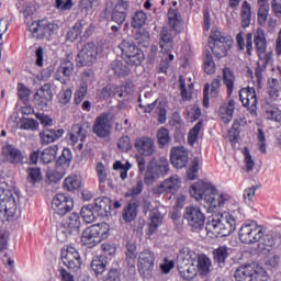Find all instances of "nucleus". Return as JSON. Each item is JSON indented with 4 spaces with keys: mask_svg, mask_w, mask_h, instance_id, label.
I'll return each mask as SVG.
<instances>
[{
    "mask_svg": "<svg viewBox=\"0 0 281 281\" xmlns=\"http://www.w3.org/2000/svg\"><path fill=\"white\" fill-rule=\"evenodd\" d=\"M236 281H267V271L265 268L252 263L238 267L234 272Z\"/></svg>",
    "mask_w": 281,
    "mask_h": 281,
    "instance_id": "423d86ee",
    "label": "nucleus"
},
{
    "mask_svg": "<svg viewBox=\"0 0 281 281\" xmlns=\"http://www.w3.org/2000/svg\"><path fill=\"white\" fill-rule=\"evenodd\" d=\"M88 91L89 86H87V83H80L79 88L75 92V104H81L85 98H87Z\"/></svg>",
    "mask_w": 281,
    "mask_h": 281,
    "instance_id": "680f3d73",
    "label": "nucleus"
},
{
    "mask_svg": "<svg viewBox=\"0 0 281 281\" xmlns=\"http://www.w3.org/2000/svg\"><path fill=\"white\" fill-rule=\"evenodd\" d=\"M156 137L159 148H166V146L172 142V137H170V131H168L166 127H160L157 131Z\"/></svg>",
    "mask_w": 281,
    "mask_h": 281,
    "instance_id": "a19ab883",
    "label": "nucleus"
},
{
    "mask_svg": "<svg viewBox=\"0 0 281 281\" xmlns=\"http://www.w3.org/2000/svg\"><path fill=\"white\" fill-rule=\"evenodd\" d=\"M240 25L241 27H249L251 25V4L248 1L241 3L240 9Z\"/></svg>",
    "mask_w": 281,
    "mask_h": 281,
    "instance_id": "e433bc0d",
    "label": "nucleus"
},
{
    "mask_svg": "<svg viewBox=\"0 0 281 281\" xmlns=\"http://www.w3.org/2000/svg\"><path fill=\"white\" fill-rule=\"evenodd\" d=\"M27 172V181L32 183V186H36V183H41L43 181V175L41 173V168H29Z\"/></svg>",
    "mask_w": 281,
    "mask_h": 281,
    "instance_id": "5fc2aeb1",
    "label": "nucleus"
},
{
    "mask_svg": "<svg viewBox=\"0 0 281 281\" xmlns=\"http://www.w3.org/2000/svg\"><path fill=\"white\" fill-rule=\"evenodd\" d=\"M71 76H74V63L67 60L60 65L55 78L61 82V85H67V82L71 80Z\"/></svg>",
    "mask_w": 281,
    "mask_h": 281,
    "instance_id": "cd10ccee",
    "label": "nucleus"
},
{
    "mask_svg": "<svg viewBox=\"0 0 281 281\" xmlns=\"http://www.w3.org/2000/svg\"><path fill=\"white\" fill-rule=\"evenodd\" d=\"M238 235L245 245H255V243H260L265 233L262 226L258 225L256 221L248 220L240 226Z\"/></svg>",
    "mask_w": 281,
    "mask_h": 281,
    "instance_id": "0eeeda50",
    "label": "nucleus"
},
{
    "mask_svg": "<svg viewBox=\"0 0 281 281\" xmlns=\"http://www.w3.org/2000/svg\"><path fill=\"white\" fill-rule=\"evenodd\" d=\"M111 199L106 196H101L94 200V212L101 217L109 216L111 214Z\"/></svg>",
    "mask_w": 281,
    "mask_h": 281,
    "instance_id": "c85d7f7f",
    "label": "nucleus"
},
{
    "mask_svg": "<svg viewBox=\"0 0 281 281\" xmlns=\"http://www.w3.org/2000/svg\"><path fill=\"white\" fill-rule=\"evenodd\" d=\"M146 21H148V15L144 11H136L132 18V26L135 30H139L146 25Z\"/></svg>",
    "mask_w": 281,
    "mask_h": 281,
    "instance_id": "3c124183",
    "label": "nucleus"
},
{
    "mask_svg": "<svg viewBox=\"0 0 281 281\" xmlns=\"http://www.w3.org/2000/svg\"><path fill=\"white\" fill-rule=\"evenodd\" d=\"M122 218L125 223H133V220L137 218V204L130 203L125 206L122 213Z\"/></svg>",
    "mask_w": 281,
    "mask_h": 281,
    "instance_id": "49530a36",
    "label": "nucleus"
},
{
    "mask_svg": "<svg viewBox=\"0 0 281 281\" xmlns=\"http://www.w3.org/2000/svg\"><path fill=\"white\" fill-rule=\"evenodd\" d=\"M232 45H234V42L229 40V37L225 36H210L209 37V47L216 56V58H223L227 56V52L232 49Z\"/></svg>",
    "mask_w": 281,
    "mask_h": 281,
    "instance_id": "9b49d317",
    "label": "nucleus"
},
{
    "mask_svg": "<svg viewBox=\"0 0 281 281\" xmlns=\"http://www.w3.org/2000/svg\"><path fill=\"white\" fill-rule=\"evenodd\" d=\"M130 168H132L131 162L122 164V161L117 160L113 164V170H120L122 181L127 179Z\"/></svg>",
    "mask_w": 281,
    "mask_h": 281,
    "instance_id": "13d9d810",
    "label": "nucleus"
},
{
    "mask_svg": "<svg viewBox=\"0 0 281 281\" xmlns=\"http://www.w3.org/2000/svg\"><path fill=\"white\" fill-rule=\"evenodd\" d=\"M134 148L143 157H153L155 155V140L148 136L136 138Z\"/></svg>",
    "mask_w": 281,
    "mask_h": 281,
    "instance_id": "4be33fe9",
    "label": "nucleus"
},
{
    "mask_svg": "<svg viewBox=\"0 0 281 281\" xmlns=\"http://www.w3.org/2000/svg\"><path fill=\"white\" fill-rule=\"evenodd\" d=\"M204 71L209 76H212V74L216 72V64L214 63V58L210 53L204 57Z\"/></svg>",
    "mask_w": 281,
    "mask_h": 281,
    "instance_id": "0e129e2a",
    "label": "nucleus"
},
{
    "mask_svg": "<svg viewBox=\"0 0 281 281\" xmlns=\"http://www.w3.org/2000/svg\"><path fill=\"white\" fill-rule=\"evenodd\" d=\"M210 87H211V98H218L221 93V77L212 80L211 85L206 83L203 89V106L207 109L210 106Z\"/></svg>",
    "mask_w": 281,
    "mask_h": 281,
    "instance_id": "393cba45",
    "label": "nucleus"
},
{
    "mask_svg": "<svg viewBox=\"0 0 281 281\" xmlns=\"http://www.w3.org/2000/svg\"><path fill=\"white\" fill-rule=\"evenodd\" d=\"M111 121H109V114L103 113L95 119L93 124V133L97 137H109L111 135Z\"/></svg>",
    "mask_w": 281,
    "mask_h": 281,
    "instance_id": "412c9836",
    "label": "nucleus"
},
{
    "mask_svg": "<svg viewBox=\"0 0 281 281\" xmlns=\"http://www.w3.org/2000/svg\"><path fill=\"white\" fill-rule=\"evenodd\" d=\"M72 159H74V154H71V149L64 148L61 151V155L57 160V164L59 166H66V168H68V166L71 165Z\"/></svg>",
    "mask_w": 281,
    "mask_h": 281,
    "instance_id": "4d7b16f0",
    "label": "nucleus"
},
{
    "mask_svg": "<svg viewBox=\"0 0 281 281\" xmlns=\"http://www.w3.org/2000/svg\"><path fill=\"white\" fill-rule=\"evenodd\" d=\"M144 192V180L142 177H136L134 180L132 188L127 191V196H139Z\"/></svg>",
    "mask_w": 281,
    "mask_h": 281,
    "instance_id": "603ef678",
    "label": "nucleus"
},
{
    "mask_svg": "<svg viewBox=\"0 0 281 281\" xmlns=\"http://www.w3.org/2000/svg\"><path fill=\"white\" fill-rule=\"evenodd\" d=\"M70 144L76 146L77 150H82L85 148V142H87L88 131L81 124H74L71 131L69 132Z\"/></svg>",
    "mask_w": 281,
    "mask_h": 281,
    "instance_id": "aec40b11",
    "label": "nucleus"
},
{
    "mask_svg": "<svg viewBox=\"0 0 281 281\" xmlns=\"http://www.w3.org/2000/svg\"><path fill=\"white\" fill-rule=\"evenodd\" d=\"M183 216L193 232H201L205 227V214L201 211V207L194 205L187 206Z\"/></svg>",
    "mask_w": 281,
    "mask_h": 281,
    "instance_id": "9d476101",
    "label": "nucleus"
},
{
    "mask_svg": "<svg viewBox=\"0 0 281 281\" xmlns=\"http://www.w3.org/2000/svg\"><path fill=\"white\" fill-rule=\"evenodd\" d=\"M2 157L8 164L13 166H21L23 164V153L13 145H7L2 148Z\"/></svg>",
    "mask_w": 281,
    "mask_h": 281,
    "instance_id": "b1692460",
    "label": "nucleus"
},
{
    "mask_svg": "<svg viewBox=\"0 0 281 281\" xmlns=\"http://www.w3.org/2000/svg\"><path fill=\"white\" fill-rule=\"evenodd\" d=\"M61 260L65 267H68L71 271H78L82 267L80 252L74 246L64 247L61 250Z\"/></svg>",
    "mask_w": 281,
    "mask_h": 281,
    "instance_id": "f3484780",
    "label": "nucleus"
},
{
    "mask_svg": "<svg viewBox=\"0 0 281 281\" xmlns=\"http://www.w3.org/2000/svg\"><path fill=\"white\" fill-rule=\"evenodd\" d=\"M65 135V130L59 128V130H54V128H44L40 133V139L41 144L43 146H48V144H54V142H58L60 137Z\"/></svg>",
    "mask_w": 281,
    "mask_h": 281,
    "instance_id": "a878e982",
    "label": "nucleus"
},
{
    "mask_svg": "<svg viewBox=\"0 0 281 281\" xmlns=\"http://www.w3.org/2000/svg\"><path fill=\"white\" fill-rule=\"evenodd\" d=\"M203 128V121H199L190 131L188 134V144L190 146H194L199 142V135L201 133V130Z\"/></svg>",
    "mask_w": 281,
    "mask_h": 281,
    "instance_id": "de8ad7c7",
    "label": "nucleus"
},
{
    "mask_svg": "<svg viewBox=\"0 0 281 281\" xmlns=\"http://www.w3.org/2000/svg\"><path fill=\"white\" fill-rule=\"evenodd\" d=\"M82 181L80 177L76 175H70L64 180V190L67 192H75V190H80Z\"/></svg>",
    "mask_w": 281,
    "mask_h": 281,
    "instance_id": "4c0bfd02",
    "label": "nucleus"
},
{
    "mask_svg": "<svg viewBox=\"0 0 281 281\" xmlns=\"http://www.w3.org/2000/svg\"><path fill=\"white\" fill-rule=\"evenodd\" d=\"M239 100L243 106H245L251 115H256L258 113V97L256 95L255 88H241L239 90Z\"/></svg>",
    "mask_w": 281,
    "mask_h": 281,
    "instance_id": "dca6fc26",
    "label": "nucleus"
},
{
    "mask_svg": "<svg viewBox=\"0 0 281 281\" xmlns=\"http://www.w3.org/2000/svg\"><path fill=\"white\" fill-rule=\"evenodd\" d=\"M85 27H87V20H78L72 29L67 33V36H82Z\"/></svg>",
    "mask_w": 281,
    "mask_h": 281,
    "instance_id": "6e6d98bb",
    "label": "nucleus"
},
{
    "mask_svg": "<svg viewBox=\"0 0 281 281\" xmlns=\"http://www.w3.org/2000/svg\"><path fill=\"white\" fill-rule=\"evenodd\" d=\"M81 216H82L85 223H93L95 221V218H98L99 215H98L93 204H89V205L82 206Z\"/></svg>",
    "mask_w": 281,
    "mask_h": 281,
    "instance_id": "a18cd8bd",
    "label": "nucleus"
},
{
    "mask_svg": "<svg viewBox=\"0 0 281 281\" xmlns=\"http://www.w3.org/2000/svg\"><path fill=\"white\" fill-rule=\"evenodd\" d=\"M52 209L57 216H65L74 210V200L65 193H57L53 198Z\"/></svg>",
    "mask_w": 281,
    "mask_h": 281,
    "instance_id": "2eb2a0df",
    "label": "nucleus"
},
{
    "mask_svg": "<svg viewBox=\"0 0 281 281\" xmlns=\"http://www.w3.org/2000/svg\"><path fill=\"white\" fill-rule=\"evenodd\" d=\"M106 238H109V224L101 223L86 228L81 235V243L89 249H93Z\"/></svg>",
    "mask_w": 281,
    "mask_h": 281,
    "instance_id": "20e7f679",
    "label": "nucleus"
},
{
    "mask_svg": "<svg viewBox=\"0 0 281 281\" xmlns=\"http://www.w3.org/2000/svg\"><path fill=\"white\" fill-rule=\"evenodd\" d=\"M109 261H106L105 255H100L93 257L91 261V269L94 271L95 276H102L104 271H106V265Z\"/></svg>",
    "mask_w": 281,
    "mask_h": 281,
    "instance_id": "473e14b6",
    "label": "nucleus"
},
{
    "mask_svg": "<svg viewBox=\"0 0 281 281\" xmlns=\"http://www.w3.org/2000/svg\"><path fill=\"white\" fill-rule=\"evenodd\" d=\"M266 120H269L270 122H281V110H279L276 106H270L266 111Z\"/></svg>",
    "mask_w": 281,
    "mask_h": 281,
    "instance_id": "e2e57ef3",
    "label": "nucleus"
},
{
    "mask_svg": "<svg viewBox=\"0 0 281 281\" xmlns=\"http://www.w3.org/2000/svg\"><path fill=\"white\" fill-rule=\"evenodd\" d=\"M120 49L125 54L126 56V63L127 65H132V67H139L142 63L146 59V56L144 55V52L135 45L130 40H124L120 45Z\"/></svg>",
    "mask_w": 281,
    "mask_h": 281,
    "instance_id": "1a4fd4ad",
    "label": "nucleus"
},
{
    "mask_svg": "<svg viewBox=\"0 0 281 281\" xmlns=\"http://www.w3.org/2000/svg\"><path fill=\"white\" fill-rule=\"evenodd\" d=\"M181 189V178L173 175L162 181L159 186L154 189L155 194H177Z\"/></svg>",
    "mask_w": 281,
    "mask_h": 281,
    "instance_id": "a211bd4d",
    "label": "nucleus"
},
{
    "mask_svg": "<svg viewBox=\"0 0 281 281\" xmlns=\"http://www.w3.org/2000/svg\"><path fill=\"white\" fill-rule=\"evenodd\" d=\"M53 98L54 94L52 93V89H49L47 86L38 89L34 95L35 103L37 104V106H40L42 111H45V109H47Z\"/></svg>",
    "mask_w": 281,
    "mask_h": 281,
    "instance_id": "bb28decb",
    "label": "nucleus"
},
{
    "mask_svg": "<svg viewBox=\"0 0 281 281\" xmlns=\"http://www.w3.org/2000/svg\"><path fill=\"white\" fill-rule=\"evenodd\" d=\"M269 19V4H263L258 7L257 11V23L261 27H265L267 25V21Z\"/></svg>",
    "mask_w": 281,
    "mask_h": 281,
    "instance_id": "864d4df0",
    "label": "nucleus"
},
{
    "mask_svg": "<svg viewBox=\"0 0 281 281\" xmlns=\"http://www.w3.org/2000/svg\"><path fill=\"white\" fill-rule=\"evenodd\" d=\"M20 128L22 131H38V123L34 119L23 117L20 121Z\"/></svg>",
    "mask_w": 281,
    "mask_h": 281,
    "instance_id": "bf43d9fd",
    "label": "nucleus"
},
{
    "mask_svg": "<svg viewBox=\"0 0 281 281\" xmlns=\"http://www.w3.org/2000/svg\"><path fill=\"white\" fill-rule=\"evenodd\" d=\"M130 5L131 3L126 0H117L112 10V21H114V23H117V25H122V23L126 21Z\"/></svg>",
    "mask_w": 281,
    "mask_h": 281,
    "instance_id": "5701e85b",
    "label": "nucleus"
},
{
    "mask_svg": "<svg viewBox=\"0 0 281 281\" xmlns=\"http://www.w3.org/2000/svg\"><path fill=\"white\" fill-rule=\"evenodd\" d=\"M212 267V260L205 256L200 255L196 260V271L200 276H207L210 273V268Z\"/></svg>",
    "mask_w": 281,
    "mask_h": 281,
    "instance_id": "c9c22d12",
    "label": "nucleus"
},
{
    "mask_svg": "<svg viewBox=\"0 0 281 281\" xmlns=\"http://www.w3.org/2000/svg\"><path fill=\"white\" fill-rule=\"evenodd\" d=\"M98 60V46L93 43H87L77 55L78 67H91Z\"/></svg>",
    "mask_w": 281,
    "mask_h": 281,
    "instance_id": "4468645a",
    "label": "nucleus"
},
{
    "mask_svg": "<svg viewBox=\"0 0 281 281\" xmlns=\"http://www.w3.org/2000/svg\"><path fill=\"white\" fill-rule=\"evenodd\" d=\"M159 45L162 54H168V52H171L172 47H175V42L170 36H162L159 41Z\"/></svg>",
    "mask_w": 281,
    "mask_h": 281,
    "instance_id": "338daca9",
    "label": "nucleus"
},
{
    "mask_svg": "<svg viewBox=\"0 0 281 281\" xmlns=\"http://www.w3.org/2000/svg\"><path fill=\"white\" fill-rule=\"evenodd\" d=\"M138 271L147 280L153 278V271H155V252L150 251V249H144L139 252Z\"/></svg>",
    "mask_w": 281,
    "mask_h": 281,
    "instance_id": "f8f14e48",
    "label": "nucleus"
},
{
    "mask_svg": "<svg viewBox=\"0 0 281 281\" xmlns=\"http://www.w3.org/2000/svg\"><path fill=\"white\" fill-rule=\"evenodd\" d=\"M112 90V95L115 98H126V95L133 94L134 85L132 81H127L124 86H110Z\"/></svg>",
    "mask_w": 281,
    "mask_h": 281,
    "instance_id": "2f4dec72",
    "label": "nucleus"
},
{
    "mask_svg": "<svg viewBox=\"0 0 281 281\" xmlns=\"http://www.w3.org/2000/svg\"><path fill=\"white\" fill-rule=\"evenodd\" d=\"M16 214V200L11 191L0 188V221L5 223Z\"/></svg>",
    "mask_w": 281,
    "mask_h": 281,
    "instance_id": "6e6552de",
    "label": "nucleus"
},
{
    "mask_svg": "<svg viewBox=\"0 0 281 281\" xmlns=\"http://www.w3.org/2000/svg\"><path fill=\"white\" fill-rule=\"evenodd\" d=\"M72 95H74V90H71V88L61 90L57 95L59 104H64V105L69 104L71 102Z\"/></svg>",
    "mask_w": 281,
    "mask_h": 281,
    "instance_id": "774afa93",
    "label": "nucleus"
},
{
    "mask_svg": "<svg viewBox=\"0 0 281 281\" xmlns=\"http://www.w3.org/2000/svg\"><path fill=\"white\" fill-rule=\"evenodd\" d=\"M164 223V215L158 210L150 211L149 234H155L159 225Z\"/></svg>",
    "mask_w": 281,
    "mask_h": 281,
    "instance_id": "79ce46f5",
    "label": "nucleus"
},
{
    "mask_svg": "<svg viewBox=\"0 0 281 281\" xmlns=\"http://www.w3.org/2000/svg\"><path fill=\"white\" fill-rule=\"evenodd\" d=\"M81 227L80 215L78 213H70L57 226L56 236L60 243H65L70 236H78Z\"/></svg>",
    "mask_w": 281,
    "mask_h": 281,
    "instance_id": "7ed1b4c3",
    "label": "nucleus"
},
{
    "mask_svg": "<svg viewBox=\"0 0 281 281\" xmlns=\"http://www.w3.org/2000/svg\"><path fill=\"white\" fill-rule=\"evenodd\" d=\"M255 45L260 60H263L265 64L269 63L271 53H267V38L265 36H256Z\"/></svg>",
    "mask_w": 281,
    "mask_h": 281,
    "instance_id": "c756f323",
    "label": "nucleus"
},
{
    "mask_svg": "<svg viewBox=\"0 0 281 281\" xmlns=\"http://www.w3.org/2000/svg\"><path fill=\"white\" fill-rule=\"evenodd\" d=\"M126 262L128 267H135V262L137 260V245L133 241H128L126 244Z\"/></svg>",
    "mask_w": 281,
    "mask_h": 281,
    "instance_id": "c03bdc74",
    "label": "nucleus"
},
{
    "mask_svg": "<svg viewBox=\"0 0 281 281\" xmlns=\"http://www.w3.org/2000/svg\"><path fill=\"white\" fill-rule=\"evenodd\" d=\"M227 258H229V248L227 246H220L213 251V260L218 267H225Z\"/></svg>",
    "mask_w": 281,
    "mask_h": 281,
    "instance_id": "f704fd0d",
    "label": "nucleus"
},
{
    "mask_svg": "<svg viewBox=\"0 0 281 281\" xmlns=\"http://www.w3.org/2000/svg\"><path fill=\"white\" fill-rule=\"evenodd\" d=\"M234 111H236V101L234 99H231L228 104L220 108V117L224 124H229L234 120Z\"/></svg>",
    "mask_w": 281,
    "mask_h": 281,
    "instance_id": "7c9ffc66",
    "label": "nucleus"
},
{
    "mask_svg": "<svg viewBox=\"0 0 281 281\" xmlns=\"http://www.w3.org/2000/svg\"><path fill=\"white\" fill-rule=\"evenodd\" d=\"M187 177L190 181H194L199 177V158H193L190 168L187 170Z\"/></svg>",
    "mask_w": 281,
    "mask_h": 281,
    "instance_id": "69168bd1",
    "label": "nucleus"
},
{
    "mask_svg": "<svg viewBox=\"0 0 281 281\" xmlns=\"http://www.w3.org/2000/svg\"><path fill=\"white\" fill-rule=\"evenodd\" d=\"M240 213L234 211L224 215H214L209 217L206 223V234L211 238H223L229 236L233 232H236V226L240 223Z\"/></svg>",
    "mask_w": 281,
    "mask_h": 281,
    "instance_id": "f03ea898",
    "label": "nucleus"
},
{
    "mask_svg": "<svg viewBox=\"0 0 281 281\" xmlns=\"http://www.w3.org/2000/svg\"><path fill=\"white\" fill-rule=\"evenodd\" d=\"M237 45L241 52L246 49V54L251 56V52L254 49V41L251 40V36H247L246 38L243 36H237Z\"/></svg>",
    "mask_w": 281,
    "mask_h": 281,
    "instance_id": "09e8293b",
    "label": "nucleus"
},
{
    "mask_svg": "<svg viewBox=\"0 0 281 281\" xmlns=\"http://www.w3.org/2000/svg\"><path fill=\"white\" fill-rule=\"evenodd\" d=\"M170 160L173 168H177L178 170L186 168V166H188V161H190L188 149L183 146L171 148Z\"/></svg>",
    "mask_w": 281,
    "mask_h": 281,
    "instance_id": "6ab92c4d",
    "label": "nucleus"
},
{
    "mask_svg": "<svg viewBox=\"0 0 281 281\" xmlns=\"http://www.w3.org/2000/svg\"><path fill=\"white\" fill-rule=\"evenodd\" d=\"M168 170H170L168 158H153L147 165V170L144 178L145 183L147 186H153L155 183V179H159V177H166V175H168Z\"/></svg>",
    "mask_w": 281,
    "mask_h": 281,
    "instance_id": "39448f33",
    "label": "nucleus"
},
{
    "mask_svg": "<svg viewBox=\"0 0 281 281\" xmlns=\"http://www.w3.org/2000/svg\"><path fill=\"white\" fill-rule=\"evenodd\" d=\"M179 273L183 280H194L199 273V270H196V266H194V263H188L179 268Z\"/></svg>",
    "mask_w": 281,
    "mask_h": 281,
    "instance_id": "ea45409f",
    "label": "nucleus"
},
{
    "mask_svg": "<svg viewBox=\"0 0 281 281\" xmlns=\"http://www.w3.org/2000/svg\"><path fill=\"white\" fill-rule=\"evenodd\" d=\"M56 155H58L57 145L49 146L42 151L40 161L43 164H52V161L56 159Z\"/></svg>",
    "mask_w": 281,
    "mask_h": 281,
    "instance_id": "37998d69",
    "label": "nucleus"
},
{
    "mask_svg": "<svg viewBox=\"0 0 281 281\" xmlns=\"http://www.w3.org/2000/svg\"><path fill=\"white\" fill-rule=\"evenodd\" d=\"M58 27V24L47 19H42L32 22L29 25V32H31V34H37V36H54V34H57Z\"/></svg>",
    "mask_w": 281,
    "mask_h": 281,
    "instance_id": "ddd939ff",
    "label": "nucleus"
},
{
    "mask_svg": "<svg viewBox=\"0 0 281 281\" xmlns=\"http://www.w3.org/2000/svg\"><path fill=\"white\" fill-rule=\"evenodd\" d=\"M234 82H236V77L234 76V71L229 68L223 69V83L225 85L227 89V95L228 98H232V94L234 93Z\"/></svg>",
    "mask_w": 281,
    "mask_h": 281,
    "instance_id": "72a5a7b5",
    "label": "nucleus"
},
{
    "mask_svg": "<svg viewBox=\"0 0 281 281\" xmlns=\"http://www.w3.org/2000/svg\"><path fill=\"white\" fill-rule=\"evenodd\" d=\"M111 69L114 71V75L119 78H124L128 74H131V69L128 66L124 65L122 61L116 60L111 64Z\"/></svg>",
    "mask_w": 281,
    "mask_h": 281,
    "instance_id": "8fccbe9b",
    "label": "nucleus"
},
{
    "mask_svg": "<svg viewBox=\"0 0 281 281\" xmlns=\"http://www.w3.org/2000/svg\"><path fill=\"white\" fill-rule=\"evenodd\" d=\"M168 19L170 30L172 32H176V34H179V25H181V14L179 13V11L177 9H169Z\"/></svg>",
    "mask_w": 281,
    "mask_h": 281,
    "instance_id": "58836bf2",
    "label": "nucleus"
},
{
    "mask_svg": "<svg viewBox=\"0 0 281 281\" xmlns=\"http://www.w3.org/2000/svg\"><path fill=\"white\" fill-rule=\"evenodd\" d=\"M175 60V55L169 54L166 57H162L160 64L157 67L158 74H168V69H170V63Z\"/></svg>",
    "mask_w": 281,
    "mask_h": 281,
    "instance_id": "052dcab7",
    "label": "nucleus"
},
{
    "mask_svg": "<svg viewBox=\"0 0 281 281\" xmlns=\"http://www.w3.org/2000/svg\"><path fill=\"white\" fill-rule=\"evenodd\" d=\"M190 194L195 201H205V207L210 214L217 212L218 207H223L229 201V194L220 193L212 182H194L190 186Z\"/></svg>",
    "mask_w": 281,
    "mask_h": 281,
    "instance_id": "f257e3e1",
    "label": "nucleus"
}]
</instances>
